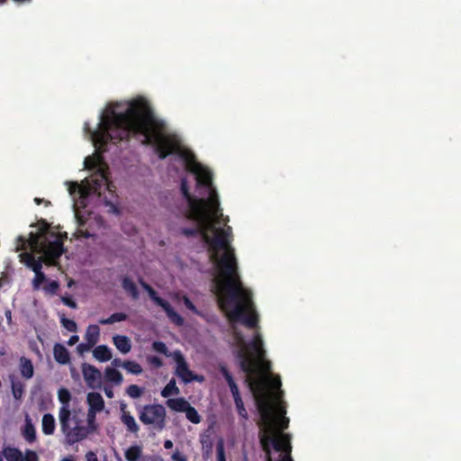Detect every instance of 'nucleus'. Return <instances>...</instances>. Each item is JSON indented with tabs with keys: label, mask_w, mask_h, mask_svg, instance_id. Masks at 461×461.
Returning <instances> with one entry per match:
<instances>
[{
	"label": "nucleus",
	"mask_w": 461,
	"mask_h": 461,
	"mask_svg": "<svg viewBox=\"0 0 461 461\" xmlns=\"http://www.w3.org/2000/svg\"><path fill=\"white\" fill-rule=\"evenodd\" d=\"M61 302L72 309L77 308V303L70 295L61 296Z\"/></svg>",
	"instance_id": "obj_46"
},
{
	"label": "nucleus",
	"mask_w": 461,
	"mask_h": 461,
	"mask_svg": "<svg viewBox=\"0 0 461 461\" xmlns=\"http://www.w3.org/2000/svg\"><path fill=\"white\" fill-rule=\"evenodd\" d=\"M104 379L105 381L113 383L117 385L121 384L123 381V377L121 372L110 366H107L104 369Z\"/></svg>",
	"instance_id": "obj_26"
},
{
	"label": "nucleus",
	"mask_w": 461,
	"mask_h": 461,
	"mask_svg": "<svg viewBox=\"0 0 461 461\" xmlns=\"http://www.w3.org/2000/svg\"><path fill=\"white\" fill-rule=\"evenodd\" d=\"M115 186L109 181L108 173L105 169L99 168L87 180V185L82 190V197H87L90 194L102 196L104 191L113 193Z\"/></svg>",
	"instance_id": "obj_11"
},
{
	"label": "nucleus",
	"mask_w": 461,
	"mask_h": 461,
	"mask_svg": "<svg viewBox=\"0 0 461 461\" xmlns=\"http://www.w3.org/2000/svg\"><path fill=\"white\" fill-rule=\"evenodd\" d=\"M79 340V337L77 335H73L69 338L68 341V345L74 346Z\"/></svg>",
	"instance_id": "obj_55"
},
{
	"label": "nucleus",
	"mask_w": 461,
	"mask_h": 461,
	"mask_svg": "<svg viewBox=\"0 0 461 461\" xmlns=\"http://www.w3.org/2000/svg\"><path fill=\"white\" fill-rule=\"evenodd\" d=\"M179 388L176 386V380L172 378L161 391V396L167 398L171 395H178Z\"/></svg>",
	"instance_id": "obj_29"
},
{
	"label": "nucleus",
	"mask_w": 461,
	"mask_h": 461,
	"mask_svg": "<svg viewBox=\"0 0 461 461\" xmlns=\"http://www.w3.org/2000/svg\"><path fill=\"white\" fill-rule=\"evenodd\" d=\"M200 441L203 446V448L205 449L206 453L207 454L211 453L212 449L213 443H212V440L211 439L210 436L209 435L201 436Z\"/></svg>",
	"instance_id": "obj_42"
},
{
	"label": "nucleus",
	"mask_w": 461,
	"mask_h": 461,
	"mask_svg": "<svg viewBox=\"0 0 461 461\" xmlns=\"http://www.w3.org/2000/svg\"><path fill=\"white\" fill-rule=\"evenodd\" d=\"M53 356L56 362L60 365H67L70 362V353L68 348L60 344L56 343L53 347Z\"/></svg>",
	"instance_id": "obj_16"
},
{
	"label": "nucleus",
	"mask_w": 461,
	"mask_h": 461,
	"mask_svg": "<svg viewBox=\"0 0 461 461\" xmlns=\"http://www.w3.org/2000/svg\"><path fill=\"white\" fill-rule=\"evenodd\" d=\"M152 348L160 353V354H163L165 356H168V349H167V345L162 342V341H154L153 344H152Z\"/></svg>",
	"instance_id": "obj_43"
},
{
	"label": "nucleus",
	"mask_w": 461,
	"mask_h": 461,
	"mask_svg": "<svg viewBox=\"0 0 461 461\" xmlns=\"http://www.w3.org/2000/svg\"><path fill=\"white\" fill-rule=\"evenodd\" d=\"M12 394L15 400H21L24 393V384L19 380L11 379Z\"/></svg>",
	"instance_id": "obj_30"
},
{
	"label": "nucleus",
	"mask_w": 461,
	"mask_h": 461,
	"mask_svg": "<svg viewBox=\"0 0 461 461\" xmlns=\"http://www.w3.org/2000/svg\"><path fill=\"white\" fill-rule=\"evenodd\" d=\"M23 460L24 461H39V457L34 451H32L31 449H27L25 451V456L23 457Z\"/></svg>",
	"instance_id": "obj_49"
},
{
	"label": "nucleus",
	"mask_w": 461,
	"mask_h": 461,
	"mask_svg": "<svg viewBox=\"0 0 461 461\" xmlns=\"http://www.w3.org/2000/svg\"><path fill=\"white\" fill-rule=\"evenodd\" d=\"M59 401L62 403V406H68V403L71 399L70 393L66 388H61L59 390ZM69 409V407H68Z\"/></svg>",
	"instance_id": "obj_37"
},
{
	"label": "nucleus",
	"mask_w": 461,
	"mask_h": 461,
	"mask_svg": "<svg viewBox=\"0 0 461 461\" xmlns=\"http://www.w3.org/2000/svg\"><path fill=\"white\" fill-rule=\"evenodd\" d=\"M60 322L62 326L70 332H76L77 326L75 321L66 318L65 314L62 313L60 316Z\"/></svg>",
	"instance_id": "obj_35"
},
{
	"label": "nucleus",
	"mask_w": 461,
	"mask_h": 461,
	"mask_svg": "<svg viewBox=\"0 0 461 461\" xmlns=\"http://www.w3.org/2000/svg\"><path fill=\"white\" fill-rule=\"evenodd\" d=\"M166 405L172 411L185 412L190 403L184 397H179L167 399L166 401Z\"/></svg>",
	"instance_id": "obj_18"
},
{
	"label": "nucleus",
	"mask_w": 461,
	"mask_h": 461,
	"mask_svg": "<svg viewBox=\"0 0 461 461\" xmlns=\"http://www.w3.org/2000/svg\"><path fill=\"white\" fill-rule=\"evenodd\" d=\"M3 455L7 461H24L22 451L16 447H5L3 449Z\"/></svg>",
	"instance_id": "obj_27"
},
{
	"label": "nucleus",
	"mask_w": 461,
	"mask_h": 461,
	"mask_svg": "<svg viewBox=\"0 0 461 461\" xmlns=\"http://www.w3.org/2000/svg\"><path fill=\"white\" fill-rule=\"evenodd\" d=\"M229 217L222 216L220 222L213 221V236L209 234L210 259L218 268L215 294L218 303L232 323L240 322L248 329L258 327V314L252 301V294L242 285L238 273V263L232 240V228L226 225Z\"/></svg>",
	"instance_id": "obj_2"
},
{
	"label": "nucleus",
	"mask_w": 461,
	"mask_h": 461,
	"mask_svg": "<svg viewBox=\"0 0 461 461\" xmlns=\"http://www.w3.org/2000/svg\"><path fill=\"white\" fill-rule=\"evenodd\" d=\"M128 315L124 312H114L107 319L99 320V323L102 325L113 324L114 322L126 321Z\"/></svg>",
	"instance_id": "obj_32"
},
{
	"label": "nucleus",
	"mask_w": 461,
	"mask_h": 461,
	"mask_svg": "<svg viewBox=\"0 0 461 461\" xmlns=\"http://www.w3.org/2000/svg\"><path fill=\"white\" fill-rule=\"evenodd\" d=\"M182 301L185 304V306L189 310L191 311L195 315H198V316H203V313L202 312H200L196 306L192 303V301L186 296V295H184L183 298H182Z\"/></svg>",
	"instance_id": "obj_41"
},
{
	"label": "nucleus",
	"mask_w": 461,
	"mask_h": 461,
	"mask_svg": "<svg viewBox=\"0 0 461 461\" xmlns=\"http://www.w3.org/2000/svg\"><path fill=\"white\" fill-rule=\"evenodd\" d=\"M164 447H165L166 449H170V448H172V447H173V442H172L170 439H167V440H165V442H164Z\"/></svg>",
	"instance_id": "obj_59"
},
{
	"label": "nucleus",
	"mask_w": 461,
	"mask_h": 461,
	"mask_svg": "<svg viewBox=\"0 0 461 461\" xmlns=\"http://www.w3.org/2000/svg\"><path fill=\"white\" fill-rule=\"evenodd\" d=\"M100 329L96 324H90L86 330L85 339L90 342V346H95L99 339Z\"/></svg>",
	"instance_id": "obj_25"
},
{
	"label": "nucleus",
	"mask_w": 461,
	"mask_h": 461,
	"mask_svg": "<svg viewBox=\"0 0 461 461\" xmlns=\"http://www.w3.org/2000/svg\"><path fill=\"white\" fill-rule=\"evenodd\" d=\"M113 341L116 348L122 354H127L131 349V343L130 339L124 335H115L113 338Z\"/></svg>",
	"instance_id": "obj_20"
},
{
	"label": "nucleus",
	"mask_w": 461,
	"mask_h": 461,
	"mask_svg": "<svg viewBox=\"0 0 461 461\" xmlns=\"http://www.w3.org/2000/svg\"><path fill=\"white\" fill-rule=\"evenodd\" d=\"M22 434L24 439L29 443H32L36 440V429L28 415L26 416Z\"/></svg>",
	"instance_id": "obj_22"
},
{
	"label": "nucleus",
	"mask_w": 461,
	"mask_h": 461,
	"mask_svg": "<svg viewBox=\"0 0 461 461\" xmlns=\"http://www.w3.org/2000/svg\"><path fill=\"white\" fill-rule=\"evenodd\" d=\"M104 393H105V395L108 397V398H113V392L112 389H108V388H105L104 389Z\"/></svg>",
	"instance_id": "obj_62"
},
{
	"label": "nucleus",
	"mask_w": 461,
	"mask_h": 461,
	"mask_svg": "<svg viewBox=\"0 0 461 461\" xmlns=\"http://www.w3.org/2000/svg\"><path fill=\"white\" fill-rule=\"evenodd\" d=\"M122 287L128 294L131 296L133 300L139 299V290L134 282L129 276H124L122 279Z\"/></svg>",
	"instance_id": "obj_24"
},
{
	"label": "nucleus",
	"mask_w": 461,
	"mask_h": 461,
	"mask_svg": "<svg viewBox=\"0 0 461 461\" xmlns=\"http://www.w3.org/2000/svg\"><path fill=\"white\" fill-rule=\"evenodd\" d=\"M38 227V231L31 232L28 239L19 236L16 243V250H23L19 255L20 261L35 274L32 280L34 290L40 289L41 285L46 280V276L41 271L42 264H57L64 252V240L68 238L67 232L50 230L46 220H40Z\"/></svg>",
	"instance_id": "obj_3"
},
{
	"label": "nucleus",
	"mask_w": 461,
	"mask_h": 461,
	"mask_svg": "<svg viewBox=\"0 0 461 461\" xmlns=\"http://www.w3.org/2000/svg\"><path fill=\"white\" fill-rule=\"evenodd\" d=\"M126 406L127 405L123 402L120 404V409L122 411L121 420L125 425L128 431L137 434L140 430V427L137 424L134 417L125 410Z\"/></svg>",
	"instance_id": "obj_14"
},
{
	"label": "nucleus",
	"mask_w": 461,
	"mask_h": 461,
	"mask_svg": "<svg viewBox=\"0 0 461 461\" xmlns=\"http://www.w3.org/2000/svg\"><path fill=\"white\" fill-rule=\"evenodd\" d=\"M180 158L185 162L186 169L195 176L198 186L209 189H215L212 185V174L211 170L197 162L194 155L191 151H183Z\"/></svg>",
	"instance_id": "obj_10"
},
{
	"label": "nucleus",
	"mask_w": 461,
	"mask_h": 461,
	"mask_svg": "<svg viewBox=\"0 0 461 461\" xmlns=\"http://www.w3.org/2000/svg\"><path fill=\"white\" fill-rule=\"evenodd\" d=\"M96 411H87V426H86V428H89L90 429V432H94L95 431L96 428H97V425L95 423V415H96Z\"/></svg>",
	"instance_id": "obj_40"
},
{
	"label": "nucleus",
	"mask_w": 461,
	"mask_h": 461,
	"mask_svg": "<svg viewBox=\"0 0 461 461\" xmlns=\"http://www.w3.org/2000/svg\"><path fill=\"white\" fill-rule=\"evenodd\" d=\"M140 422L146 426H152L153 429L161 431L166 427L167 411L165 407L159 403L138 405L136 407Z\"/></svg>",
	"instance_id": "obj_8"
},
{
	"label": "nucleus",
	"mask_w": 461,
	"mask_h": 461,
	"mask_svg": "<svg viewBox=\"0 0 461 461\" xmlns=\"http://www.w3.org/2000/svg\"><path fill=\"white\" fill-rule=\"evenodd\" d=\"M146 292L148 293L149 298L158 306H161L165 302L166 300L159 297L158 295V293L153 289L152 286H149V288L146 290Z\"/></svg>",
	"instance_id": "obj_39"
},
{
	"label": "nucleus",
	"mask_w": 461,
	"mask_h": 461,
	"mask_svg": "<svg viewBox=\"0 0 461 461\" xmlns=\"http://www.w3.org/2000/svg\"><path fill=\"white\" fill-rule=\"evenodd\" d=\"M149 363L156 367H160L163 365L162 359L157 356L149 357Z\"/></svg>",
	"instance_id": "obj_51"
},
{
	"label": "nucleus",
	"mask_w": 461,
	"mask_h": 461,
	"mask_svg": "<svg viewBox=\"0 0 461 461\" xmlns=\"http://www.w3.org/2000/svg\"><path fill=\"white\" fill-rule=\"evenodd\" d=\"M5 315L7 323L9 325H11L12 324V311L9 309L5 310Z\"/></svg>",
	"instance_id": "obj_56"
},
{
	"label": "nucleus",
	"mask_w": 461,
	"mask_h": 461,
	"mask_svg": "<svg viewBox=\"0 0 461 461\" xmlns=\"http://www.w3.org/2000/svg\"><path fill=\"white\" fill-rule=\"evenodd\" d=\"M86 402L89 406V411L100 412L104 409V401L103 396L96 392L87 393Z\"/></svg>",
	"instance_id": "obj_15"
},
{
	"label": "nucleus",
	"mask_w": 461,
	"mask_h": 461,
	"mask_svg": "<svg viewBox=\"0 0 461 461\" xmlns=\"http://www.w3.org/2000/svg\"><path fill=\"white\" fill-rule=\"evenodd\" d=\"M34 202L37 204H41V203H43V199L36 197L34 198Z\"/></svg>",
	"instance_id": "obj_64"
},
{
	"label": "nucleus",
	"mask_w": 461,
	"mask_h": 461,
	"mask_svg": "<svg viewBox=\"0 0 461 461\" xmlns=\"http://www.w3.org/2000/svg\"><path fill=\"white\" fill-rule=\"evenodd\" d=\"M173 358L176 362L175 375L181 379L183 383L189 384L194 381L203 383L204 381L203 375H196L189 369L188 364L181 351H175L173 353Z\"/></svg>",
	"instance_id": "obj_12"
},
{
	"label": "nucleus",
	"mask_w": 461,
	"mask_h": 461,
	"mask_svg": "<svg viewBox=\"0 0 461 461\" xmlns=\"http://www.w3.org/2000/svg\"><path fill=\"white\" fill-rule=\"evenodd\" d=\"M146 292L148 293L149 298L158 306H161L165 302L166 300L159 297L158 295V293L153 289L152 286H149V288L146 290Z\"/></svg>",
	"instance_id": "obj_38"
},
{
	"label": "nucleus",
	"mask_w": 461,
	"mask_h": 461,
	"mask_svg": "<svg viewBox=\"0 0 461 461\" xmlns=\"http://www.w3.org/2000/svg\"><path fill=\"white\" fill-rule=\"evenodd\" d=\"M59 285L57 281H51L48 285L44 287V290L51 294H55L59 290Z\"/></svg>",
	"instance_id": "obj_47"
},
{
	"label": "nucleus",
	"mask_w": 461,
	"mask_h": 461,
	"mask_svg": "<svg viewBox=\"0 0 461 461\" xmlns=\"http://www.w3.org/2000/svg\"><path fill=\"white\" fill-rule=\"evenodd\" d=\"M84 189V186L81 187L77 182H69L68 183V192L70 194H75L77 192L80 194V196L82 197V190Z\"/></svg>",
	"instance_id": "obj_45"
},
{
	"label": "nucleus",
	"mask_w": 461,
	"mask_h": 461,
	"mask_svg": "<svg viewBox=\"0 0 461 461\" xmlns=\"http://www.w3.org/2000/svg\"><path fill=\"white\" fill-rule=\"evenodd\" d=\"M139 283H140V285H141V287H142L145 291H146V290L149 288V285L148 283H146L142 278H140V279H139Z\"/></svg>",
	"instance_id": "obj_60"
},
{
	"label": "nucleus",
	"mask_w": 461,
	"mask_h": 461,
	"mask_svg": "<svg viewBox=\"0 0 461 461\" xmlns=\"http://www.w3.org/2000/svg\"><path fill=\"white\" fill-rule=\"evenodd\" d=\"M122 367L132 375H140L143 371L141 366L139 363L131 360L123 361Z\"/></svg>",
	"instance_id": "obj_33"
},
{
	"label": "nucleus",
	"mask_w": 461,
	"mask_h": 461,
	"mask_svg": "<svg viewBox=\"0 0 461 461\" xmlns=\"http://www.w3.org/2000/svg\"><path fill=\"white\" fill-rule=\"evenodd\" d=\"M236 409H237V411H238L239 415L241 418H243L244 420H248L249 419V415H248L247 410H246V408L244 406V403L236 406Z\"/></svg>",
	"instance_id": "obj_52"
},
{
	"label": "nucleus",
	"mask_w": 461,
	"mask_h": 461,
	"mask_svg": "<svg viewBox=\"0 0 461 461\" xmlns=\"http://www.w3.org/2000/svg\"><path fill=\"white\" fill-rule=\"evenodd\" d=\"M94 346H90V342L86 341V343H80L77 347V350L79 354H84L85 352L89 351Z\"/></svg>",
	"instance_id": "obj_50"
},
{
	"label": "nucleus",
	"mask_w": 461,
	"mask_h": 461,
	"mask_svg": "<svg viewBox=\"0 0 461 461\" xmlns=\"http://www.w3.org/2000/svg\"><path fill=\"white\" fill-rule=\"evenodd\" d=\"M86 461H99L95 452L89 451L86 455Z\"/></svg>",
	"instance_id": "obj_54"
},
{
	"label": "nucleus",
	"mask_w": 461,
	"mask_h": 461,
	"mask_svg": "<svg viewBox=\"0 0 461 461\" xmlns=\"http://www.w3.org/2000/svg\"><path fill=\"white\" fill-rule=\"evenodd\" d=\"M180 190L182 195L187 202L188 211H191V218H193L194 215H195L197 210L212 207L214 208V210H217L218 207L220 206L219 197L216 189H211L210 195L208 198H197L192 195V194L189 191L187 181L185 178H183L181 180Z\"/></svg>",
	"instance_id": "obj_9"
},
{
	"label": "nucleus",
	"mask_w": 461,
	"mask_h": 461,
	"mask_svg": "<svg viewBox=\"0 0 461 461\" xmlns=\"http://www.w3.org/2000/svg\"><path fill=\"white\" fill-rule=\"evenodd\" d=\"M243 348L237 351V357L240 359V369L248 375L247 381L250 389L256 393H261L264 390L265 380L263 378L253 379L260 368L268 372L271 368L269 361L265 359L266 351L263 348V341L260 334L257 333L254 339L249 343H243Z\"/></svg>",
	"instance_id": "obj_5"
},
{
	"label": "nucleus",
	"mask_w": 461,
	"mask_h": 461,
	"mask_svg": "<svg viewBox=\"0 0 461 461\" xmlns=\"http://www.w3.org/2000/svg\"><path fill=\"white\" fill-rule=\"evenodd\" d=\"M84 163H85V167L88 168V169H94L97 166V161H96L95 158H92V157L86 158Z\"/></svg>",
	"instance_id": "obj_48"
},
{
	"label": "nucleus",
	"mask_w": 461,
	"mask_h": 461,
	"mask_svg": "<svg viewBox=\"0 0 461 461\" xmlns=\"http://www.w3.org/2000/svg\"><path fill=\"white\" fill-rule=\"evenodd\" d=\"M122 364H123V361H122L120 358H113L112 360V365L113 366H116V367L122 366Z\"/></svg>",
	"instance_id": "obj_57"
},
{
	"label": "nucleus",
	"mask_w": 461,
	"mask_h": 461,
	"mask_svg": "<svg viewBox=\"0 0 461 461\" xmlns=\"http://www.w3.org/2000/svg\"><path fill=\"white\" fill-rule=\"evenodd\" d=\"M273 386H274L275 388H280V386H281V380H280V378H279V377H277V378L274 379V381H273Z\"/></svg>",
	"instance_id": "obj_61"
},
{
	"label": "nucleus",
	"mask_w": 461,
	"mask_h": 461,
	"mask_svg": "<svg viewBox=\"0 0 461 461\" xmlns=\"http://www.w3.org/2000/svg\"><path fill=\"white\" fill-rule=\"evenodd\" d=\"M160 307L164 310L168 319L174 324L176 326H182L184 324L183 317L174 310V308L167 301H166Z\"/></svg>",
	"instance_id": "obj_19"
},
{
	"label": "nucleus",
	"mask_w": 461,
	"mask_h": 461,
	"mask_svg": "<svg viewBox=\"0 0 461 461\" xmlns=\"http://www.w3.org/2000/svg\"><path fill=\"white\" fill-rule=\"evenodd\" d=\"M185 417L186 419L194 423V424H198L201 422L202 420V417L201 415L198 413V411H196V409L194 407H193L191 404L189 405V407L186 409V411H185Z\"/></svg>",
	"instance_id": "obj_34"
},
{
	"label": "nucleus",
	"mask_w": 461,
	"mask_h": 461,
	"mask_svg": "<svg viewBox=\"0 0 461 461\" xmlns=\"http://www.w3.org/2000/svg\"><path fill=\"white\" fill-rule=\"evenodd\" d=\"M126 104L122 112L117 111L121 106L118 103L108 107L105 114L101 115L95 131H91L89 124L85 123V130L89 132L98 152H105L110 142L116 144L131 138L140 140L144 145L152 144L160 159L173 154L180 157V153L185 151L175 135L166 132V122L157 116L145 97L137 96Z\"/></svg>",
	"instance_id": "obj_1"
},
{
	"label": "nucleus",
	"mask_w": 461,
	"mask_h": 461,
	"mask_svg": "<svg viewBox=\"0 0 461 461\" xmlns=\"http://www.w3.org/2000/svg\"><path fill=\"white\" fill-rule=\"evenodd\" d=\"M82 375L88 387L95 389L101 386L102 374L95 366L87 363L82 364Z\"/></svg>",
	"instance_id": "obj_13"
},
{
	"label": "nucleus",
	"mask_w": 461,
	"mask_h": 461,
	"mask_svg": "<svg viewBox=\"0 0 461 461\" xmlns=\"http://www.w3.org/2000/svg\"><path fill=\"white\" fill-rule=\"evenodd\" d=\"M55 419L52 414L46 413L42 417V432L45 435H52L55 430Z\"/></svg>",
	"instance_id": "obj_28"
},
{
	"label": "nucleus",
	"mask_w": 461,
	"mask_h": 461,
	"mask_svg": "<svg viewBox=\"0 0 461 461\" xmlns=\"http://www.w3.org/2000/svg\"><path fill=\"white\" fill-rule=\"evenodd\" d=\"M19 370L24 379H31L34 375V367L32 360L26 357H21L19 359Z\"/></svg>",
	"instance_id": "obj_17"
},
{
	"label": "nucleus",
	"mask_w": 461,
	"mask_h": 461,
	"mask_svg": "<svg viewBox=\"0 0 461 461\" xmlns=\"http://www.w3.org/2000/svg\"><path fill=\"white\" fill-rule=\"evenodd\" d=\"M142 454V449L140 446H131L125 451V458L127 461H138Z\"/></svg>",
	"instance_id": "obj_31"
},
{
	"label": "nucleus",
	"mask_w": 461,
	"mask_h": 461,
	"mask_svg": "<svg viewBox=\"0 0 461 461\" xmlns=\"http://www.w3.org/2000/svg\"><path fill=\"white\" fill-rule=\"evenodd\" d=\"M126 393L131 398L137 399L143 393V388L137 384H131L127 387Z\"/></svg>",
	"instance_id": "obj_36"
},
{
	"label": "nucleus",
	"mask_w": 461,
	"mask_h": 461,
	"mask_svg": "<svg viewBox=\"0 0 461 461\" xmlns=\"http://www.w3.org/2000/svg\"><path fill=\"white\" fill-rule=\"evenodd\" d=\"M214 210V208H204L197 210L193 218L190 217L191 211H187L185 218L189 221L196 222L194 228H182L180 233L186 238L200 236L202 240L209 248V232L212 230L213 221L220 222L221 218L223 216L221 206Z\"/></svg>",
	"instance_id": "obj_6"
},
{
	"label": "nucleus",
	"mask_w": 461,
	"mask_h": 461,
	"mask_svg": "<svg viewBox=\"0 0 461 461\" xmlns=\"http://www.w3.org/2000/svg\"><path fill=\"white\" fill-rule=\"evenodd\" d=\"M171 458L174 461H187L186 456L181 454L178 450L172 454Z\"/></svg>",
	"instance_id": "obj_53"
},
{
	"label": "nucleus",
	"mask_w": 461,
	"mask_h": 461,
	"mask_svg": "<svg viewBox=\"0 0 461 461\" xmlns=\"http://www.w3.org/2000/svg\"><path fill=\"white\" fill-rule=\"evenodd\" d=\"M257 407L260 414V444L266 453L267 461H294L291 456V437L282 433L289 426L285 417V406L281 402L276 410L275 402L266 394L256 396Z\"/></svg>",
	"instance_id": "obj_4"
},
{
	"label": "nucleus",
	"mask_w": 461,
	"mask_h": 461,
	"mask_svg": "<svg viewBox=\"0 0 461 461\" xmlns=\"http://www.w3.org/2000/svg\"><path fill=\"white\" fill-rule=\"evenodd\" d=\"M81 235L84 237V238H90L92 235L90 234L89 231L86 230V231H82L81 232Z\"/></svg>",
	"instance_id": "obj_63"
},
{
	"label": "nucleus",
	"mask_w": 461,
	"mask_h": 461,
	"mask_svg": "<svg viewBox=\"0 0 461 461\" xmlns=\"http://www.w3.org/2000/svg\"><path fill=\"white\" fill-rule=\"evenodd\" d=\"M233 400H234V402H235V405L238 406L240 404H243V401L241 399V395L239 394L238 396H233Z\"/></svg>",
	"instance_id": "obj_58"
},
{
	"label": "nucleus",
	"mask_w": 461,
	"mask_h": 461,
	"mask_svg": "<svg viewBox=\"0 0 461 461\" xmlns=\"http://www.w3.org/2000/svg\"><path fill=\"white\" fill-rule=\"evenodd\" d=\"M220 372L221 374L222 375V376L224 377L225 381L227 382L229 387H230V390L231 392V394H232V397L233 396H238L240 393V391H239V387L237 385V384L235 383L231 374L230 373V371L228 370V368L225 366H220Z\"/></svg>",
	"instance_id": "obj_23"
},
{
	"label": "nucleus",
	"mask_w": 461,
	"mask_h": 461,
	"mask_svg": "<svg viewBox=\"0 0 461 461\" xmlns=\"http://www.w3.org/2000/svg\"><path fill=\"white\" fill-rule=\"evenodd\" d=\"M216 451H217L218 461H226L224 445H223L222 439L219 440V442L216 446Z\"/></svg>",
	"instance_id": "obj_44"
},
{
	"label": "nucleus",
	"mask_w": 461,
	"mask_h": 461,
	"mask_svg": "<svg viewBox=\"0 0 461 461\" xmlns=\"http://www.w3.org/2000/svg\"><path fill=\"white\" fill-rule=\"evenodd\" d=\"M70 416L71 411L68 408V406H61L59 408V419L61 431L65 435L67 442L69 445H73L75 443L84 440L92 432H90L89 428L79 425L78 420H77L75 418L73 419L75 420V427L71 428L69 424L71 420Z\"/></svg>",
	"instance_id": "obj_7"
},
{
	"label": "nucleus",
	"mask_w": 461,
	"mask_h": 461,
	"mask_svg": "<svg viewBox=\"0 0 461 461\" xmlns=\"http://www.w3.org/2000/svg\"><path fill=\"white\" fill-rule=\"evenodd\" d=\"M93 357L100 362H107L112 359L113 355L106 345H99L94 348Z\"/></svg>",
	"instance_id": "obj_21"
}]
</instances>
